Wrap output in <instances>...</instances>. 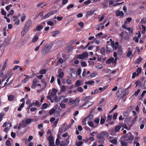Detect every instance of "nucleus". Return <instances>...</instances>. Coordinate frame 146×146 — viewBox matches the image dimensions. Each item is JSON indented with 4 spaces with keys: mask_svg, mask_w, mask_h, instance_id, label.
<instances>
[{
    "mask_svg": "<svg viewBox=\"0 0 146 146\" xmlns=\"http://www.w3.org/2000/svg\"><path fill=\"white\" fill-rule=\"evenodd\" d=\"M109 135L108 133L106 131H102L100 133L98 134L97 135V137L99 139V143L101 144L103 143L104 142L105 140L104 137H108Z\"/></svg>",
    "mask_w": 146,
    "mask_h": 146,
    "instance_id": "1",
    "label": "nucleus"
},
{
    "mask_svg": "<svg viewBox=\"0 0 146 146\" xmlns=\"http://www.w3.org/2000/svg\"><path fill=\"white\" fill-rule=\"evenodd\" d=\"M57 91H58L56 89L54 88H53L52 90L50 93V95L54 99L55 101L58 102L60 101V99H61L62 98H64L65 96L63 95L61 96L58 98L56 95Z\"/></svg>",
    "mask_w": 146,
    "mask_h": 146,
    "instance_id": "2",
    "label": "nucleus"
},
{
    "mask_svg": "<svg viewBox=\"0 0 146 146\" xmlns=\"http://www.w3.org/2000/svg\"><path fill=\"white\" fill-rule=\"evenodd\" d=\"M32 24L31 20H29L26 22L24 28H23L26 30H28L30 29L31 26Z\"/></svg>",
    "mask_w": 146,
    "mask_h": 146,
    "instance_id": "3",
    "label": "nucleus"
},
{
    "mask_svg": "<svg viewBox=\"0 0 146 146\" xmlns=\"http://www.w3.org/2000/svg\"><path fill=\"white\" fill-rule=\"evenodd\" d=\"M106 48L107 50L106 51V52L107 53H108V52H112L113 51L114 47L111 44H107L106 45Z\"/></svg>",
    "mask_w": 146,
    "mask_h": 146,
    "instance_id": "4",
    "label": "nucleus"
},
{
    "mask_svg": "<svg viewBox=\"0 0 146 146\" xmlns=\"http://www.w3.org/2000/svg\"><path fill=\"white\" fill-rule=\"evenodd\" d=\"M50 50L46 47V45L44 46L42 48L41 52L42 54L44 55L47 54Z\"/></svg>",
    "mask_w": 146,
    "mask_h": 146,
    "instance_id": "5",
    "label": "nucleus"
},
{
    "mask_svg": "<svg viewBox=\"0 0 146 146\" xmlns=\"http://www.w3.org/2000/svg\"><path fill=\"white\" fill-rule=\"evenodd\" d=\"M115 13L117 17L119 16L120 18H122L124 17V13L122 11H120L118 10L116 11Z\"/></svg>",
    "mask_w": 146,
    "mask_h": 146,
    "instance_id": "6",
    "label": "nucleus"
},
{
    "mask_svg": "<svg viewBox=\"0 0 146 146\" xmlns=\"http://www.w3.org/2000/svg\"><path fill=\"white\" fill-rule=\"evenodd\" d=\"M95 12V10L94 9H92L89 11L86 12V17H88L92 15Z\"/></svg>",
    "mask_w": 146,
    "mask_h": 146,
    "instance_id": "7",
    "label": "nucleus"
},
{
    "mask_svg": "<svg viewBox=\"0 0 146 146\" xmlns=\"http://www.w3.org/2000/svg\"><path fill=\"white\" fill-rule=\"evenodd\" d=\"M38 82L37 79L35 78L34 79L33 81V83L31 86V88L33 89L35 88L36 86V84Z\"/></svg>",
    "mask_w": 146,
    "mask_h": 146,
    "instance_id": "8",
    "label": "nucleus"
},
{
    "mask_svg": "<svg viewBox=\"0 0 146 146\" xmlns=\"http://www.w3.org/2000/svg\"><path fill=\"white\" fill-rule=\"evenodd\" d=\"M91 116L92 117V115H88L86 117L82 119V123L83 125H85L86 124V119L87 118L90 117Z\"/></svg>",
    "mask_w": 146,
    "mask_h": 146,
    "instance_id": "9",
    "label": "nucleus"
},
{
    "mask_svg": "<svg viewBox=\"0 0 146 146\" xmlns=\"http://www.w3.org/2000/svg\"><path fill=\"white\" fill-rule=\"evenodd\" d=\"M122 51L123 50L122 47L121 46H119L117 51V54L118 55H122Z\"/></svg>",
    "mask_w": 146,
    "mask_h": 146,
    "instance_id": "10",
    "label": "nucleus"
},
{
    "mask_svg": "<svg viewBox=\"0 0 146 146\" xmlns=\"http://www.w3.org/2000/svg\"><path fill=\"white\" fill-rule=\"evenodd\" d=\"M142 58H141L140 56H139V57L136 60L135 62V64H139L142 61Z\"/></svg>",
    "mask_w": 146,
    "mask_h": 146,
    "instance_id": "11",
    "label": "nucleus"
},
{
    "mask_svg": "<svg viewBox=\"0 0 146 146\" xmlns=\"http://www.w3.org/2000/svg\"><path fill=\"white\" fill-rule=\"evenodd\" d=\"M114 58L111 57L108 59L106 62V63L110 64L111 63H113V60H114Z\"/></svg>",
    "mask_w": 146,
    "mask_h": 146,
    "instance_id": "12",
    "label": "nucleus"
},
{
    "mask_svg": "<svg viewBox=\"0 0 146 146\" xmlns=\"http://www.w3.org/2000/svg\"><path fill=\"white\" fill-rule=\"evenodd\" d=\"M133 138V136L131 133L127 140H128L129 143H131L132 142Z\"/></svg>",
    "mask_w": 146,
    "mask_h": 146,
    "instance_id": "13",
    "label": "nucleus"
},
{
    "mask_svg": "<svg viewBox=\"0 0 146 146\" xmlns=\"http://www.w3.org/2000/svg\"><path fill=\"white\" fill-rule=\"evenodd\" d=\"M15 98V96L12 95H9L8 97V100L10 101H12Z\"/></svg>",
    "mask_w": 146,
    "mask_h": 146,
    "instance_id": "14",
    "label": "nucleus"
},
{
    "mask_svg": "<svg viewBox=\"0 0 146 146\" xmlns=\"http://www.w3.org/2000/svg\"><path fill=\"white\" fill-rule=\"evenodd\" d=\"M8 62V60L7 59L5 60V63L4 64V65L3 66L2 68V71H4L5 70L6 68L7 67V63Z\"/></svg>",
    "mask_w": 146,
    "mask_h": 146,
    "instance_id": "15",
    "label": "nucleus"
},
{
    "mask_svg": "<svg viewBox=\"0 0 146 146\" xmlns=\"http://www.w3.org/2000/svg\"><path fill=\"white\" fill-rule=\"evenodd\" d=\"M121 126L119 125H117L115 127L114 131L115 132H118L120 129Z\"/></svg>",
    "mask_w": 146,
    "mask_h": 146,
    "instance_id": "16",
    "label": "nucleus"
},
{
    "mask_svg": "<svg viewBox=\"0 0 146 146\" xmlns=\"http://www.w3.org/2000/svg\"><path fill=\"white\" fill-rule=\"evenodd\" d=\"M32 104L33 106H36L37 107H39L40 106L39 102L37 100L33 101Z\"/></svg>",
    "mask_w": 146,
    "mask_h": 146,
    "instance_id": "17",
    "label": "nucleus"
},
{
    "mask_svg": "<svg viewBox=\"0 0 146 146\" xmlns=\"http://www.w3.org/2000/svg\"><path fill=\"white\" fill-rule=\"evenodd\" d=\"M91 99L90 96H86L84 98H83L82 99L83 101H84L85 102L88 103L89 102V100Z\"/></svg>",
    "mask_w": 146,
    "mask_h": 146,
    "instance_id": "18",
    "label": "nucleus"
},
{
    "mask_svg": "<svg viewBox=\"0 0 146 146\" xmlns=\"http://www.w3.org/2000/svg\"><path fill=\"white\" fill-rule=\"evenodd\" d=\"M33 119H27L25 121L26 123L27 124H29L33 121Z\"/></svg>",
    "mask_w": 146,
    "mask_h": 146,
    "instance_id": "19",
    "label": "nucleus"
},
{
    "mask_svg": "<svg viewBox=\"0 0 146 146\" xmlns=\"http://www.w3.org/2000/svg\"><path fill=\"white\" fill-rule=\"evenodd\" d=\"M120 143L121 144V146H127V143L123 140H121Z\"/></svg>",
    "mask_w": 146,
    "mask_h": 146,
    "instance_id": "20",
    "label": "nucleus"
},
{
    "mask_svg": "<svg viewBox=\"0 0 146 146\" xmlns=\"http://www.w3.org/2000/svg\"><path fill=\"white\" fill-rule=\"evenodd\" d=\"M25 104V102H24L20 105L19 107L18 108L17 110L18 111H20L22 110V108L24 107Z\"/></svg>",
    "mask_w": 146,
    "mask_h": 146,
    "instance_id": "21",
    "label": "nucleus"
},
{
    "mask_svg": "<svg viewBox=\"0 0 146 146\" xmlns=\"http://www.w3.org/2000/svg\"><path fill=\"white\" fill-rule=\"evenodd\" d=\"M24 76H25L26 78L23 79L21 81V82L23 83H26L27 81V79L29 78V76L28 75L25 74Z\"/></svg>",
    "mask_w": 146,
    "mask_h": 146,
    "instance_id": "22",
    "label": "nucleus"
},
{
    "mask_svg": "<svg viewBox=\"0 0 146 146\" xmlns=\"http://www.w3.org/2000/svg\"><path fill=\"white\" fill-rule=\"evenodd\" d=\"M28 31L26 30L23 29L21 33V36L22 37H23L26 33Z\"/></svg>",
    "mask_w": 146,
    "mask_h": 146,
    "instance_id": "23",
    "label": "nucleus"
},
{
    "mask_svg": "<svg viewBox=\"0 0 146 146\" xmlns=\"http://www.w3.org/2000/svg\"><path fill=\"white\" fill-rule=\"evenodd\" d=\"M94 83V81L91 80L87 82H85V84L86 85H91Z\"/></svg>",
    "mask_w": 146,
    "mask_h": 146,
    "instance_id": "24",
    "label": "nucleus"
},
{
    "mask_svg": "<svg viewBox=\"0 0 146 146\" xmlns=\"http://www.w3.org/2000/svg\"><path fill=\"white\" fill-rule=\"evenodd\" d=\"M106 119V117H105L104 118H102L101 117L100 121V123L101 124H104L105 122Z\"/></svg>",
    "mask_w": 146,
    "mask_h": 146,
    "instance_id": "25",
    "label": "nucleus"
},
{
    "mask_svg": "<svg viewBox=\"0 0 146 146\" xmlns=\"http://www.w3.org/2000/svg\"><path fill=\"white\" fill-rule=\"evenodd\" d=\"M20 14H19L17 16H14L13 17V20L14 22H15L16 21H17V19L20 16Z\"/></svg>",
    "mask_w": 146,
    "mask_h": 146,
    "instance_id": "26",
    "label": "nucleus"
},
{
    "mask_svg": "<svg viewBox=\"0 0 146 146\" xmlns=\"http://www.w3.org/2000/svg\"><path fill=\"white\" fill-rule=\"evenodd\" d=\"M59 34V32L58 31H56L52 32V36L53 37H55L56 36V35H58Z\"/></svg>",
    "mask_w": 146,
    "mask_h": 146,
    "instance_id": "27",
    "label": "nucleus"
},
{
    "mask_svg": "<svg viewBox=\"0 0 146 146\" xmlns=\"http://www.w3.org/2000/svg\"><path fill=\"white\" fill-rule=\"evenodd\" d=\"M110 142L113 144L116 145L117 143V141L116 139H113L111 140Z\"/></svg>",
    "mask_w": 146,
    "mask_h": 146,
    "instance_id": "28",
    "label": "nucleus"
},
{
    "mask_svg": "<svg viewBox=\"0 0 146 146\" xmlns=\"http://www.w3.org/2000/svg\"><path fill=\"white\" fill-rule=\"evenodd\" d=\"M141 27L142 29V31L141 32V33L143 34H144L145 33L146 29L144 25H141Z\"/></svg>",
    "mask_w": 146,
    "mask_h": 146,
    "instance_id": "29",
    "label": "nucleus"
},
{
    "mask_svg": "<svg viewBox=\"0 0 146 146\" xmlns=\"http://www.w3.org/2000/svg\"><path fill=\"white\" fill-rule=\"evenodd\" d=\"M101 53L103 55H105V49L104 48H102L100 50Z\"/></svg>",
    "mask_w": 146,
    "mask_h": 146,
    "instance_id": "30",
    "label": "nucleus"
},
{
    "mask_svg": "<svg viewBox=\"0 0 146 146\" xmlns=\"http://www.w3.org/2000/svg\"><path fill=\"white\" fill-rule=\"evenodd\" d=\"M55 109L54 108H53L51 109L49 111V114L50 115H52L55 112Z\"/></svg>",
    "mask_w": 146,
    "mask_h": 146,
    "instance_id": "31",
    "label": "nucleus"
},
{
    "mask_svg": "<svg viewBox=\"0 0 146 146\" xmlns=\"http://www.w3.org/2000/svg\"><path fill=\"white\" fill-rule=\"evenodd\" d=\"M76 86L77 87L80 86L81 85V82L80 80H77L75 83Z\"/></svg>",
    "mask_w": 146,
    "mask_h": 146,
    "instance_id": "32",
    "label": "nucleus"
},
{
    "mask_svg": "<svg viewBox=\"0 0 146 146\" xmlns=\"http://www.w3.org/2000/svg\"><path fill=\"white\" fill-rule=\"evenodd\" d=\"M123 90H124V89L122 88H121L119 89L117 92V93H116L117 94V95L118 94H119V93L120 92L121 93H122L123 92Z\"/></svg>",
    "mask_w": 146,
    "mask_h": 146,
    "instance_id": "33",
    "label": "nucleus"
},
{
    "mask_svg": "<svg viewBox=\"0 0 146 146\" xmlns=\"http://www.w3.org/2000/svg\"><path fill=\"white\" fill-rule=\"evenodd\" d=\"M96 76L95 73H93L88 76V77L89 79H90Z\"/></svg>",
    "mask_w": 146,
    "mask_h": 146,
    "instance_id": "34",
    "label": "nucleus"
},
{
    "mask_svg": "<svg viewBox=\"0 0 146 146\" xmlns=\"http://www.w3.org/2000/svg\"><path fill=\"white\" fill-rule=\"evenodd\" d=\"M146 23V18L144 17L141 19L140 23L143 24Z\"/></svg>",
    "mask_w": 146,
    "mask_h": 146,
    "instance_id": "35",
    "label": "nucleus"
},
{
    "mask_svg": "<svg viewBox=\"0 0 146 146\" xmlns=\"http://www.w3.org/2000/svg\"><path fill=\"white\" fill-rule=\"evenodd\" d=\"M142 68H138L136 70V72L138 74H140L141 72Z\"/></svg>",
    "mask_w": 146,
    "mask_h": 146,
    "instance_id": "36",
    "label": "nucleus"
},
{
    "mask_svg": "<svg viewBox=\"0 0 146 146\" xmlns=\"http://www.w3.org/2000/svg\"><path fill=\"white\" fill-rule=\"evenodd\" d=\"M46 72V70L45 69H42L40 71V74H45Z\"/></svg>",
    "mask_w": 146,
    "mask_h": 146,
    "instance_id": "37",
    "label": "nucleus"
},
{
    "mask_svg": "<svg viewBox=\"0 0 146 146\" xmlns=\"http://www.w3.org/2000/svg\"><path fill=\"white\" fill-rule=\"evenodd\" d=\"M43 28V26L42 25H39L36 27V30L37 31H39L42 29Z\"/></svg>",
    "mask_w": 146,
    "mask_h": 146,
    "instance_id": "38",
    "label": "nucleus"
},
{
    "mask_svg": "<svg viewBox=\"0 0 146 146\" xmlns=\"http://www.w3.org/2000/svg\"><path fill=\"white\" fill-rule=\"evenodd\" d=\"M76 100H73L71 98H70L69 100V102L70 104L71 105H72L74 104L76 102Z\"/></svg>",
    "mask_w": 146,
    "mask_h": 146,
    "instance_id": "39",
    "label": "nucleus"
},
{
    "mask_svg": "<svg viewBox=\"0 0 146 146\" xmlns=\"http://www.w3.org/2000/svg\"><path fill=\"white\" fill-rule=\"evenodd\" d=\"M26 18V16L24 14H23L21 17V21L22 22H23L25 20Z\"/></svg>",
    "mask_w": 146,
    "mask_h": 146,
    "instance_id": "40",
    "label": "nucleus"
},
{
    "mask_svg": "<svg viewBox=\"0 0 146 146\" xmlns=\"http://www.w3.org/2000/svg\"><path fill=\"white\" fill-rule=\"evenodd\" d=\"M49 141H54L53 137L51 135L49 136L47 139Z\"/></svg>",
    "mask_w": 146,
    "mask_h": 146,
    "instance_id": "41",
    "label": "nucleus"
},
{
    "mask_svg": "<svg viewBox=\"0 0 146 146\" xmlns=\"http://www.w3.org/2000/svg\"><path fill=\"white\" fill-rule=\"evenodd\" d=\"M98 89H96L94 90V91H92L91 92V94L93 95L98 93Z\"/></svg>",
    "mask_w": 146,
    "mask_h": 146,
    "instance_id": "42",
    "label": "nucleus"
},
{
    "mask_svg": "<svg viewBox=\"0 0 146 146\" xmlns=\"http://www.w3.org/2000/svg\"><path fill=\"white\" fill-rule=\"evenodd\" d=\"M125 33L126 34V35L125 36L124 39L125 40H128L129 38V37L128 35L127 32H125Z\"/></svg>",
    "mask_w": 146,
    "mask_h": 146,
    "instance_id": "43",
    "label": "nucleus"
},
{
    "mask_svg": "<svg viewBox=\"0 0 146 146\" xmlns=\"http://www.w3.org/2000/svg\"><path fill=\"white\" fill-rule=\"evenodd\" d=\"M64 75V73L63 72H62L59 73L58 76L60 78H62Z\"/></svg>",
    "mask_w": 146,
    "mask_h": 146,
    "instance_id": "44",
    "label": "nucleus"
},
{
    "mask_svg": "<svg viewBox=\"0 0 146 146\" xmlns=\"http://www.w3.org/2000/svg\"><path fill=\"white\" fill-rule=\"evenodd\" d=\"M129 93V92L128 91L126 92H125L123 95L121 96V97H120V98L121 99H123L125 96L127 95Z\"/></svg>",
    "mask_w": 146,
    "mask_h": 146,
    "instance_id": "45",
    "label": "nucleus"
},
{
    "mask_svg": "<svg viewBox=\"0 0 146 146\" xmlns=\"http://www.w3.org/2000/svg\"><path fill=\"white\" fill-rule=\"evenodd\" d=\"M38 38L37 36H36L34 37L32 40L33 42H36L38 39Z\"/></svg>",
    "mask_w": 146,
    "mask_h": 146,
    "instance_id": "46",
    "label": "nucleus"
},
{
    "mask_svg": "<svg viewBox=\"0 0 146 146\" xmlns=\"http://www.w3.org/2000/svg\"><path fill=\"white\" fill-rule=\"evenodd\" d=\"M112 118V116L111 115H108L107 117V119L106 120V122L110 121Z\"/></svg>",
    "mask_w": 146,
    "mask_h": 146,
    "instance_id": "47",
    "label": "nucleus"
},
{
    "mask_svg": "<svg viewBox=\"0 0 146 146\" xmlns=\"http://www.w3.org/2000/svg\"><path fill=\"white\" fill-rule=\"evenodd\" d=\"M87 141H94L95 139L94 137H89L87 139Z\"/></svg>",
    "mask_w": 146,
    "mask_h": 146,
    "instance_id": "48",
    "label": "nucleus"
},
{
    "mask_svg": "<svg viewBox=\"0 0 146 146\" xmlns=\"http://www.w3.org/2000/svg\"><path fill=\"white\" fill-rule=\"evenodd\" d=\"M5 145L6 146H11V143L10 141L9 140H7L5 143Z\"/></svg>",
    "mask_w": 146,
    "mask_h": 146,
    "instance_id": "49",
    "label": "nucleus"
},
{
    "mask_svg": "<svg viewBox=\"0 0 146 146\" xmlns=\"http://www.w3.org/2000/svg\"><path fill=\"white\" fill-rule=\"evenodd\" d=\"M132 54V51H128L126 54V56L127 57H129Z\"/></svg>",
    "mask_w": 146,
    "mask_h": 146,
    "instance_id": "50",
    "label": "nucleus"
},
{
    "mask_svg": "<svg viewBox=\"0 0 146 146\" xmlns=\"http://www.w3.org/2000/svg\"><path fill=\"white\" fill-rule=\"evenodd\" d=\"M88 125L90 127H93L94 123L92 121H89L88 123Z\"/></svg>",
    "mask_w": 146,
    "mask_h": 146,
    "instance_id": "51",
    "label": "nucleus"
},
{
    "mask_svg": "<svg viewBox=\"0 0 146 146\" xmlns=\"http://www.w3.org/2000/svg\"><path fill=\"white\" fill-rule=\"evenodd\" d=\"M49 146H56L54 145V141H52L49 142Z\"/></svg>",
    "mask_w": 146,
    "mask_h": 146,
    "instance_id": "52",
    "label": "nucleus"
},
{
    "mask_svg": "<svg viewBox=\"0 0 146 146\" xmlns=\"http://www.w3.org/2000/svg\"><path fill=\"white\" fill-rule=\"evenodd\" d=\"M115 45H114V49L116 50V49L117 48H118V44H119V43L118 42H116L115 43Z\"/></svg>",
    "mask_w": 146,
    "mask_h": 146,
    "instance_id": "53",
    "label": "nucleus"
},
{
    "mask_svg": "<svg viewBox=\"0 0 146 146\" xmlns=\"http://www.w3.org/2000/svg\"><path fill=\"white\" fill-rule=\"evenodd\" d=\"M84 58H86L88 56V54L87 52H84L82 54Z\"/></svg>",
    "mask_w": 146,
    "mask_h": 146,
    "instance_id": "54",
    "label": "nucleus"
},
{
    "mask_svg": "<svg viewBox=\"0 0 146 146\" xmlns=\"http://www.w3.org/2000/svg\"><path fill=\"white\" fill-rule=\"evenodd\" d=\"M91 1L90 0H88V1H85L84 3V5H87L90 4L91 2Z\"/></svg>",
    "mask_w": 146,
    "mask_h": 146,
    "instance_id": "55",
    "label": "nucleus"
},
{
    "mask_svg": "<svg viewBox=\"0 0 146 146\" xmlns=\"http://www.w3.org/2000/svg\"><path fill=\"white\" fill-rule=\"evenodd\" d=\"M105 17V15H102V16L99 19L98 21L100 22L102 21L104 19Z\"/></svg>",
    "mask_w": 146,
    "mask_h": 146,
    "instance_id": "56",
    "label": "nucleus"
},
{
    "mask_svg": "<svg viewBox=\"0 0 146 146\" xmlns=\"http://www.w3.org/2000/svg\"><path fill=\"white\" fill-rule=\"evenodd\" d=\"M83 143L82 141H80L77 143L76 145V146H81L83 144Z\"/></svg>",
    "mask_w": 146,
    "mask_h": 146,
    "instance_id": "57",
    "label": "nucleus"
},
{
    "mask_svg": "<svg viewBox=\"0 0 146 146\" xmlns=\"http://www.w3.org/2000/svg\"><path fill=\"white\" fill-rule=\"evenodd\" d=\"M74 7V5L73 4H72L69 5L67 7V9H69L70 8H72Z\"/></svg>",
    "mask_w": 146,
    "mask_h": 146,
    "instance_id": "58",
    "label": "nucleus"
},
{
    "mask_svg": "<svg viewBox=\"0 0 146 146\" xmlns=\"http://www.w3.org/2000/svg\"><path fill=\"white\" fill-rule=\"evenodd\" d=\"M53 46L52 44H49L46 46V47L50 51Z\"/></svg>",
    "mask_w": 146,
    "mask_h": 146,
    "instance_id": "59",
    "label": "nucleus"
},
{
    "mask_svg": "<svg viewBox=\"0 0 146 146\" xmlns=\"http://www.w3.org/2000/svg\"><path fill=\"white\" fill-rule=\"evenodd\" d=\"M60 141L59 138H57L55 144L56 145H58L59 144Z\"/></svg>",
    "mask_w": 146,
    "mask_h": 146,
    "instance_id": "60",
    "label": "nucleus"
},
{
    "mask_svg": "<svg viewBox=\"0 0 146 146\" xmlns=\"http://www.w3.org/2000/svg\"><path fill=\"white\" fill-rule=\"evenodd\" d=\"M131 134V132H129L127 133V134H125L124 136V137L125 138H127V139L129 137V135H130Z\"/></svg>",
    "mask_w": 146,
    "mask_h": 146,
    "instance_id": "61",
    "label": "nucleus"
},
{
    "mask_svg": "<svg viewBox=\"0 0 146 146\" xmlns=\"http://www.w3.org/2000/svg\"><path fill=\"white\" fill-rule=\"evenodd\" d=\"M123 115L125 116H127L129 115V112L127 111H125L123 112Z\"/></svg>",
    "mask_w": 146,
    "mask_h": 146,
    "instance_id": "62",
    "label": "nucleus"
},
{
    "mask_svg": "<svg viewBox=\"0 0 146 146\" xmlns=\"http://www.w3.org/2000/svg\"><path fill=\"white\" fill-rule=\"evenodd\" d=\"M77 90L80 92H82L83 91V89L81 87H79L77 88Z\"/></svg>",
    "mask_w": 146,
    "mask_h": 146,
    "instance_id": "63",
    "label": "nucleus"
},
{
    "mask_svg": "<svg viewBox=\"0 0 146 146\" xmlns=\"http://www.w3.org/2000/svg\"><path fill=\"white\" fill-rule=\"evenodd\" d=\"M65 87L64 85H63L61 88V91L62 92H64L66 90Z\"/></svg>",
    "mask_w": 146,
    "mask_h": 146,
    "instance_id": "64",
    "label": "nucleus"
}]
</instances>
